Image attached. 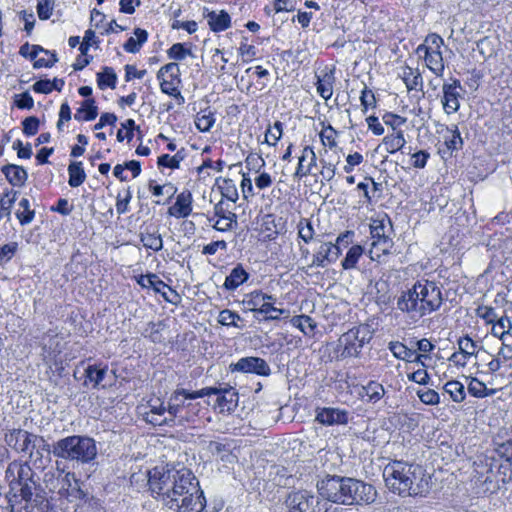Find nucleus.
I'll use <instances>...</instances> for the list:
<instances>
[{"label":"nucleus","mask_w":512,"mask_h":512,"mask_svg":"<svg viewBox=\"0 0 512 512\" xmlns=\"http://www.w3.org/2000/svg\"><path fill=\"white\" fill-rule=\"evenodd\" d=\"M229 369L231 372L252 373L264 377L271 374V368L266 360L254 356L240 358L236 363H231Z\"/></svg>","instance_id":"obj_12"},{"label":"nucleus","mask_w":512,"mask_h":512,"mask_svg":"<svg viewBox=\"0 0 512 512\" xmlns=\"http://www.w3.org/2000/svg\"><path fill=\"white\" fill-rule=\"evenodd\" d=\"M117 75L113 68L104 67L102 72L97 73V85L101 90L106 87L114 89L116 87Z\"/></svg>","instance_id":"obj_34"},{"label":"nucleus","mask_w":512,"mask_h":512,"mask_svg":"<svg viewBox=\"0 0 512 512\" xmlns=\"http://www.w3.org/2000/svg\"><path fill=\"white\" fill-rule=\"evenodd\" d=\"M401 78L404 81L408 91L421 90L423 87V79L417 69H413L409 66L403 67Z\"/></svg>","instance_id":"obj_26"},{"label":"nucleus","mask_w":512,"mask_h":512,"mask_svg":"<svg viewBox=\"0 0 512 512\" xmlns=\"http://www.w3.org/2000/svg\"><path fill=\"white\" fill-rule=\"evenodd\" d=\"M219 188L224 198L232 202H236L238 200V191L233 180L224 179L223 184L219 186Z\"/></svg>","instance_id":"obj_50"},{"label":"nucleus","mask_w":512,"mask_h":512,"mask_svg":"<svg viewBox=\"0 0 512 512\" xmlns=\"http://www.w3.org/2000/svg\"><path fill=\"white\" fill-rule=\"evenodd\" d=\"M191 51L184 47L182 43L173 44L167 51V55L170 59L183 60L187 55H190Z\"/></svg>","instance_id":"obj_58"},{"label":"nucleus","mask_w":512,"mask_h":512,"mask_svg":"<svg viewBox=\"0 0 512 512\" xmlns=\"http://www.w3.org/2000/svg\"><path fill=\"white\" fill-rule=\"evenodd\" d=\"M444 390L454 402L460 403L465 399L464 385L457 380L448 381L444 385Z\"/></svg>","instance_id":"obj_39"},{"label":"nucleus","mask_w":512,"mask_h":512,"mask_svg":"<svg viewBox=\"0 0 512 512\" xmlns=\"http://www.w3.org/2000/svg\"><path fill=\"white\" fill-rule=\"evenodd\" d=\"M315 420L326 426L345 425L348 423V412L339 408L318 407Z\"/></svg>","instance_id":"obj_16"},{"label":"nucleus","mask_w":512,"mask_h":512,"mask_svg":"<svg viewBox=\"0 0 512 512\" xmlns=\"http://www.w3.org/2000/svg\"><path fill=\"white\" fill-rule=\"evenodd\" d=\"M107 367H99L97 365H88L85 369L86 381H89L93 384L94 388L105 387L106 384H103V380L107 374Z\"/></svg>","instance_id":"obj_28"},{"label":"nucleus","mask_w":512,"mask_h":512,"mask_svg":"<svg viewBox=\"0 0 512 512\" xmlns=\"http://www.w3.org/2000/svg\"><path fill=\"white\" fill-rule=\"evenodd\" d=\"M498 470L499 468H492L489 471V474H485L482 479L477 483L478 485H482L484 487L485 492H491L499 489V479H498Z\"/></svg>","instance_id":"obj_40"},{"label":"nucleus","mask_w":512,"mask_h":512,"mask_svg":"<svg viewBox=\"0 0 512 512\" xmlns=\"http://www.w3.org/2000/svg\"><path fill=\"white\" fill-rule=\"evenodd\" d=\"M216 389H200L198 391L189 392L186 389H176L171 395L167 407V412L170 415V421H173L178 416L181 409L186 407L185 400H194L205 396H210L211 393H217Z\"/></svg>","instance_id":"obj_11"},{"label":"nucleus","mask_w":512,"mask_h":512,"mask_svg":"<svg viewBox=\"0 0 512 512\" xmlns=\"http://www.w3.org/2000/svg\"><path fill=\"white\" fill-rule=\"evenodd\" d=\"M69 180L68 183L71 187L80 186L86 179V174L83 169L82 162H71L68 166Z\"/></svg>","instance_id":"obj_32"},{"label":"nucleus","mask_w":512,"mask_h":512,"mask_svg":"<svg viewBox=\"0 0 512 512\" xmlns=\"http://www.w3.org/2000/svg\"><path fill=\"white\" fill-rule=\"evenodd\" d=\"M427 67L437 76H442L444 71L443 57L440 50H432L424 57Z\"/></svg>","instance_id":"obj_33"},{"label":"nucleus","mask_w":512,"mask_h":512,"mask_svg":"<svg viewBox=\"0 0 512 512\" xmlns=\"http://www.w3.org/2000/svg\"><path fill=\"white\" fill-rule=\"evenodd\" d=\"M215 121V114L210 108L201 110L195 117V125L201 132H209Z\"/></svg>","instance_id":"obj_30"},{"label":"nucleus","mask_w":512,"mask_h":512,"mask_svg":"<svg viewBox=\"0 0 512 512\" xmlns=\"http://www.w3.org/2000/svg\"><path fill=\"white\" fill-rule=\"evenodd\" d=\"M1 171L12 186L22 187L28 178L27 171L19 165L7 164L1 168Z\"/></svg>","instance_id":"obj_22"},{"label":"nucleus","mask_w":512,"mask_h":512,"mask_svg":"<svg viewBox=\"0 0 512 512\" xmlns=\"http://www.w3.org/2000/svg\"><path fill=\"white\" fill-rule=\"evenodd\" d=\"M333 81L332 73H326L322 78L318 77L317 92L325 100L330 99L333 94Z\"/></svg>","instance_id":"obj_38"},{"label":"nucleus","mask_w":512,"mask_h":512,"mask_svg":"<svg viewBox=\"0 0 512 512\" xmlns=\"http://www.w3.org/2000/svg\"><path fill=\"white\" fill-rule=\"evenodd\" d=\"M389 349L397 359L405 361H410L411 358L415 355V351L407 348L403 343L398 341L390 342Z\"/></svg>","instance_id":"obj_44"},{"label":"nucleus","mask_w":512,"mask_h":512,"mask_svg":"<svg viewBox=\"0 0 512 512\" xmlns=\"http://www.w3.org/2000/svg\"><path fill=\"white\" fill-rule=\"evenodd\" d=\"M468 392L477 398H484L486 396H490L494 394V390L487 389L486 385L478 380L477 378H472L468 384Z\"/></svg>","instance_id":"obj_41"},{"label":"nucleus","mask_w":512,"mask_h":512,"mask_svg":"<svg viewBox=\"0 0 512 512\" xmlns=\"http://www.w3.org/2000/svg\"><path fill=\"white\" fill-rule=\"evenodd\" d=\"M365 395L368 398V402L377 403L385 395V389L383 385L377 381H369L366 386L363 387Z\"/></svg>","instance_id":"obj_36"},{"label":"nucleus","mask_w":512,"mask_h":512,"mask_svg":"<svg viewBox=\"0 0 512 512\" xmlns=\"http://www.w3.org/2000/svg\"><path fill=\"white\" fill-rule=\"evenodd\" d=\"M415 289L419 293V302L422 307V314L426 315L440 308L443 298L440 288L430 281H417Z\"/></svg>","instance_id":"obj_9"},{"label":"nucleus","mask_w":512,"mask_h":512,"mask_svg":"<svg viewBox=\"0 0 512 512\" xmlns=\"http://www.w3.org/2000/svg\"><path fill=\"white\" fill-rule=\"evenodd\" d=\"M98 115V108L95 105V100L93 98H88L82 102V105L79 109H77L74 114V119L78 121H92Z\"/></svg>","instance_id":"obj_27"},{"label":"nucleus","mask_w":512,"mask_h":512,"mask_svg":"<svg viewBox=\"0 0 512 512\" xmlns=\"http://www.w3.org/2000/svg\"><path fill=\"white\" fill-rule=\"evenodd\" d=\"M157 79L160 81V88L163 93L184 100L178 89L181 82L178 64L171 62L162 66L157 72Z\"/></svg>","instance_id":"obj_10"},{"label":"nucleus","mask_w":512,"mask_h":512,"mask_svg":"<svg viewBox=\"0 0 512 512\" xmlns=\"http://www.w3.org/2000/svg\"><path fill=\"white\" fill-rule=\"evenodd\" d=\"M23 133L27 136L35 135L39 128V119L35 116H30L22 122Z\"/></svg>","instance_id":"obj_62"},{"label":"nucleus","mask_w":512,"mask_h":512,"mask_svg":"<svg viewBox=\"0 0 512 512\" xmlns=\"http://www.w3.org/2000/svg\"><path fill=\"white\" fill-rule=\"evenodd\" d=\"M6 476L8 478L13 477L11 480V486H19L23 483L30 482L37 479L36 473L30 467L28 463L12 462L9 464L6 470Z\"/></svg>","instance_id":"obj_17"},{"label":"nucleus","mask_w":512,"mask_h":512,"mask_svg":"<svg viewBox=\"0 0 512 512\" xmlns=\"http://www.w3.org/2000/svg\"><path fill=\"white\" fill-rule=\"evenodd\" d=\"M341 254L338 245L331 242L324 243L320 246L318 252L313 255L312 265L317 267H325L326 263L335 262Z\"/></svg>","instance_id":"obj_18"},{"label":"nucleus","mask_w":512,"mask_h":512,"mask_svg":"<svg viewBox=\"0 0 512 512\" xmlns=\"http://www.w3.org/2000/svg\"><path fill=\"white\" fill-rule=\"evenodd\" d=\"M451 136L445 139L446 147L451 150H459L462 148L463 140L461 138L460 132L457 126H454L453 129L450 130Z\"/></svg>","instance_id":"obj_56"},{"label":"nucleus","mask_w":512,"mask_h":512,"mask_svg":"<svg viewBox=\"0 0 512 512\" xmlns=\"http://www.w3.org/2000/svg\"><path fill=\"white\" fill-rule=\"evenodd\" d=\"M239 321H243L241 316L229 309L220 311L218 316V322L223 326L242 328L243 326L238 323Z\"/></svg>","instance_id":"obj_43"},{"label":"nucleus","mask_w":512,"mask_h":512,"mask_svg":"<svg viewBox=\"0 0 512 512\" xmlns=\"http://www.w3.org/2000/svg\"><path fill=\"white\" fill-rule=\"evenodd\" d=\"M245 163L250 170H254L257 173H259L265 165L264 159L260 155L254 153H250L247 156Z\"/></svg>","instance_id":"obj_63"},{"label":"nucleus","mask_w":512,"mask_h":512,"mask_svg":"<svg viewBox=\"0 0 512 512\" xmlns=\"http://www.w3.org/2000/svg\"><path fill=\"white\" fill-rule=\"evenodd\" d=\"M242 305L245 310L259 314L260 309L264 306L262 291L255 290L245 294L242 300Z\"/></svg>","instance_id":"obj_29"},{"label":"nucleus","mask_w":512,"mask_h":512,"mask_svg":"<svg viewBox=\"0 0 512 512\" xmlns=\"http://www.w3.org/2000/svg\"><path fill=\"white\" fill-rule=\"evenodd\" d=\"M373 331L367 324L354 326L338 339L341 358L358 357L363 346L371 341Z\"/></svg>","instance_id":"obj_6"},{"label":"nucleus","mask_w":512,"mask_h":512,"mask_svg":"<svg viewBox=\"0 0 512 512\" xmlns=\"http://www.w3.org/2000/svg\"><path fill=\"white\" fill-rule=\"evenodd\" d=\"M148 485L162 504L174 512H202L206 505L204 493L193 472L186 468L155 467L148 471Z\"/></svg>","instance_id":"obj_1"},{"label":"nucleus","mask_w":512,"mask_h":512,"mask_svg":"<svg viewBox=\"0 0 512 512\" xmlns=\"http://www.w3.org/2000/svg\"><path fill=\"white\" fill-rule=\"evenodd\" d=\"M285 512H328L324 502L308 490L289 492L283 502Z\"/></svg>","instance_id":"obj_7"},{"label":"nucleus","mask_w":512,"mask_h":512,"mask_svg":"<svg viewBox=\"0 0 512 512\" xmlns=\"http://www.w3.org/2000/svg\"><path fill=\"white\" fill-rule=\"evenodd\" d=\"M417 395L421 402H423L426 405H437L440 402L439 394L433 389L418 391Z\"/></svg>","instance_id":"obj_61"},{"label":"nucleus","mask_w":512,"mask_h":512,"mask_svg":"<svg viewBox=\"0 0 512 512\" xmlns=\"http://www.w3.org/2000/svg\"><path fill=\"white\" fill-rule=\"evenodd\" d=\"M363 248L360 245L352 246L342 261V267L345 270L352 269L356 266L360 256L363 254Z\"/></svg>","instance_id":"obj_46"},{"label":"nucleus","mask_w":512,"mask_h":512,"mask_svg":"<svg viewBox=\"0 0 512 512\" xmlns=\"http://www.w3.org/2000/svg\"><path fill=\"white\" fill-rule=\"evenodd\" d=\"M297 229L299 238H301L305 243L312 241L314 236V228L309 219L301 218L297 225Z\"/></svg>","instance_id":"obj_48"},{"label":"nucleus","mask_w":512,"mask_h":512,"mask_svg":"<svg viewBox=\"0 0 512 512\" xmlns=\"http://www.w3.org/2000/svg\"><path fill=\"white\" fill-rule=\"evenodd\" d=\"M492 468H500L497 460H495L493 457H488L486 455L478 456L473 463V477L475 483L477 484L485 474H489V471Z\"/></svg>","instance_id":"obj_23"},{"label":"nucleus","mask_w":512,"mask_h":512,"mask_svg":"<svg viewBox=\"0 0 512 512\" xmlns=\"http://www.w3.org/2000/svg\"><path fill=\"white\" fill-rule=\"evenodd\" d=\"M339 163V158L336 160V162L327 161L324 158L320 159V164L322 166V170L320 171L321 176L324 180L330 182L336 174V168Z\"/></svg>","instance_id":"obj_51"},{"label":"nucleus","mask_w":512,"mask_h":512,"mask_svg":"<svg viewBox=\"0 0 512 512\" xmlns=\"http://www.w3.org/2000/svg\"><path fill=\"white\" fill-rule=\"evenodd\" d=\"M12 489L16 491L14 498L20 497V500H15V502L21 505L22 509L26 512H38L40 510V506L44 503V497L39 477L17 487L12 486Z\"/></svg>","instance_id":"obj_8"},{"label":"nucleus","mask_w":512,"mask_h":512,"mask_svg":"<svg viewBox=\"0 0 512 512\" xmlns=\"http://www.w3.org/2000/svg\"><path fill=\"white\" fill-rule=\"evenodd\" d=\"M47 487L58 496L78 507L85 501L86 493L81 489V483L73 472H59L55 480H46Z\"/></svg>","instance_id":"obj_5"},{"label":"nucleus","mask_w":512,"mask_h":512,"mask_svg":"<svg viewBox=\"0 0 512 512\" xmlns=\"http://www.w3.org/2000/svg\"><path fill=\"white\" fill-rule=\"evenodd\" d=\"M386 221L391 226V220L388 217L386 218ZM370 234L373 241L389 236L386 234L385 219L372 220L370 224Z\"/></svg>","instance_id":"obj_45"},{"label":"nucleus","mask_w":512,"mask_h":512,"mask_svg":"<svg viewBox=\"0 0 512 512\" xmlns=\"http://www.w3.org/2000/svg\"><path fill=\"white\" fill-rule=\"evenodd\" d=\"M204 389H216L217 393H211L210 395H217V404L221 410L231 411L233 410L238 401V393L232 388H219V387H205Z\"/></svg>","instance_id":"obj_21"},{"label":"nucleus","mask_w":512,"mask_h":512,"mask_svg":"<svg viewBox=\"0 0 512 512\" xmlns=\"http://www.w3.org/2000/svg\"><path fill=\"white\" fill-rule=\"evenodd\" d=\"M237 226V215L236 214H229L226 219L224 218H218L216 222L213 224V228H215L218 231H230L233 230Z\"/></svg>","instance_id":"obj_52"},{"label":"nucleus","mask_w":512,"mask_h":512,"mask_svg":"<svg viewBox=\"0 0 512 512\" xmlns=\"http://www.w3.org/2000/svg\"><path fill=\"white\" fill-rule=\"evenodd\" d=\"M317 487L325 500L342 505L370 504L377 495L371 484L349 477L329 476Z\"/></svg>","instance_id":"obj_2"},{"label":"nucleus","mask_w":512,"mask_h":512,"mask_svg":"<svg viewBox=\"0 0 512 512\" xmlns=\"http://www.w3.org/2000/svg\"><path fill=\"white\" fill-rule=\"evenodd\" d=\"M283 133V124L280 121L274 123L273 128H269L265 135V142L268 145H275Z\"/></svg>","instance_id":"obj_54"},{"label":"nucleus","mask_w":512,"mask_h":512,"mask_svg":"<svg viewBox=\"0 0 512 512\" xmlns=\"http://www.w3.org/2000/svg\"><path fill=\"white\" fill-rule=\"evenodd\" d=\"M286 311L284 309H279L274 307L273 303H264L262 309H260V313L264 315L265 320H278L282 314Z\"/></svg>","instance_id":"obj_59"},{"label":"nucleus","mask_w":512,"mask_h":512,"mask_svg":"<svg viewBox=\"0 0 512 512\" xmlns=\"http://www.w3.org/2000/svg\"><path fill=\"white\" fill-rule=\"evenodd\" d=\"M419 293L417 292V289H415V286L413 285L412 288L403 291L401 295L397 299V309L401 312L407 313L411 315L412 317H422L424 314H422V307L419 302Z\"/></svg>","instance_id":"obj_14"},{"label":"nucleus","mask_w":512,"mask_h":512,"mask_svg":"<svg viewBox=\"0 0 512 512\" xmlns=\"http://www.w3.org/2000/svg\"><path fill=\"white\" fill-rule=\"evenodd\" d=\"M140 240L145 248L153 251H159L163 247V241L158 231L141 233Z\"/></svg>","instance_id":"obj_37"},{"label":"nucleus","mask_w":512,"mask_h":512,"mask_svg":"<svg viewBox=\"0 0 512 512\" xmlns=\"http://www.w3.org/2000/svg\"><path fill=\"white\" fill-rule=\"evenodd\" d=\"M34 434L22 429H13L5 435V442L17 452L29 453L32 456Z\"/></svg>","instance_id":"obj_13"},{"label":"nucleus","mask_w":512,"mask_h":512,"mask_svg":"<svg viewBox=\"0 0 512 512\" xmlns=\"http://www.w3.org/2000/svg\"><path fill=\"white\" fill-rule=\"evenodd\" d=\"M291 322L295 327L299 328L306 335L312 333L316 327L313 319L307 315L295 316L292 318Z\"/></svg>","instance_id":"obj_47"},{"label":"nucleus","mask_w":512,"mask_h":512,"mask_svg":"<svg viewBox=\"0 0 512 512\" xmlns=\"http://www.w3.org/2000/svg\"><path fill=\"white\" fill-rule=\"evenodd\" d=\"M317 157L313 147L305 146L294 173V178L302 179L311 174L312 168L316 166Z\"/></svg>","instance_id":"obj_19"},{"label":"nucleus","mask_w":512,"mask_h":512,"mask_svg":"<svg viewBox=\"0 0 512 512\" xmlns=\"http://www.w3.org/2000/svg\"><path fill=\"white\" fill-rule=\"evenodd\" d=\"M162 323L149 322L145 329L144 336L148 337L152 342L159 343L162 341V335L160 333Z\"/></svg>","instance_id":"obj_60"},{"label":"nucleus","mask_w":512,"mask_h":512,"mask_svg":"<svg viewBox=\"0 0 512 512\" xmlns=\"http://www.w3.org/2000/svg\"><path fill=\"white\" fill-rule=\"evenodd\" d=\"M207 19L209 27L213 32H222L231 25L230 15L225 10H221L219 13L212 11L208 13Z\"/></svg>","instance_id":"obj_25"},{"label":"nucleus","mask_w":512,"mask_h":512,"mask_svg":"<svg viewBox=\"0 0 512 512\" xmlns=\"http://www.w3.org/2000/svg\"><path fill=\"white\" fill-rule=\"evenodd\" d=\"M54 4L55 0H40L37 4V14L39 19H49L52 15Z\"/></svg>","instance_id":"obj_55"},{"label":"nucleus","mask_w":512,"mask_h":512,"mask_svg":"<svg viewBox=\"0 0 512 512\" xmlns=\"http://www.w3.org/2000/svg\"><path fill=\"white\" fill-rule=\"evenodd\" d=\"M459 89H462V86L458 79H453L451 83L443 84V97L441 103L447 114L456 113L460 108Z\"/></svg>","instance_id":"obj_15"},{"label":"nucleus","mask_w":512,"mask_h":512,"mask_svg":"<svg viewBox=\"0 0 512 512\" xmlns=\"http://www.w3.org/2000/svg\"><path fill=\"white\" fill-rule=\"evenodd\" d=\"M417 469L420 470L411 464L394 461L384 468L383 477L394 493L401 496L417 495L419 489L414 486Z\"/></svg>","instance_id":"obj_4"},{"label":"nucleus","mask_w":512,"mask_h":512,"mask_svg":"<svg viewBox=\"0 0 512 512\" xmlns=\"http://www.w3.org/2000/svg\"><path fill=\"white\" fill-rule=\"evenodd\" d=\"M20 208L23 211H17L16 217L18 218L21 225H27L31 223L35 217V210L30 208V202L27 198H22L19 202Z\"/></svg>","instance_id":"obj_42"},{"label":"nucleus","mask_w":512,"mask_h":512,"mask_svg":"<svg viewBox=\"0 0 512 512\" xmlns=\"http://www.w3.org/2000/svg\"><path fill=\"white\" fill-rule=\"evenodd\" d=\"M337 131L329 124L325 129H323L319 136L322 144L324 146H328L329 148H334L337 145L336 142Z\"/></svg>","instance_id":"obj_53"},{"label":"nucleus","mask_w":512,"mask_h":512,"mask_svg":"<svg viewBox=\"0 0 512 512\" xmlns=\"http://www.w3.org/2000/svg\"><path fill=\"white\" fill-rule=\"evenodd\" d=\"M458 346L459 352L466 355L467 357H471L476 353L477 344L468 336L461 337L458 340Z\"/></svg>","instance_id":"obj_57"},{"label":"nucleus","mask_w":512,"mask_h":512,"mask_svg":"<svg viewBox=\"0 0 512 512\" xmlns=\"http://www.w3.org/2000/svg\"><path fill=\"white\" fill-rule=\"evenodd\" d=\"M511 328L512 323L508 317H498L496 322L493 323L492 332L495 336H499L501 339L505 340Z\"/></svg>","instance_id":"obj_49"},{"label":"nucleus","mask_w":512,"mask_h":512,"mask_svg":"<svg viewBox=\"0 0 512 512\" xmlns=\"http://www.w3.org/2000/svg\"><path fill=\"white\" fill-rule=\"evenodd\" d=\"M138 284L144 288H152L156 293H160L161 290L170 287L162 281L156 274L141 275L138 280Z\"/></svg>","instance_id":"obj_35"},{"label":"nucleus","mask_w":512,"mask_h":512,"mask_svg":"<svg viewBox=\"0 0 512 512\" xmlns=\"http://www.w3.org/2000/svg\"><path fill=\"white\" fill-rule=\"evenodd\" d=\"M52 454L57 458L69 461L82 464L90 463L97 456L96 442L88 436H67L53 443Z\"/></svg>","instance_id":"obj_3"},{"label":"nucleus","mask_w":512,"mask_h":512,"mask_svg":"<svg viewBox=\"0 0 512 512\" xmlns=\"http://www.w3.org/2000/svg\"><path fill=\"white\" fill-rule=\"evenodd\" d=\"M192 212V195L190 191L181 192L173 206L168 209V214L176 218H186Z\"/></svg>","instance_id":"obj_20"},{"label":"nucleus","mask_w":512,"mask_h":512,"mask_svg":"<svg viewBox=\"0 0 512 512\" xmlns=\"http://www.w3.org/2000/svg\"><path fill=\"white\" fill-rule=\"evenodd\" d=\"M497 453L512 464V438L500 444Z\"/></svg>","instance_id":"obj_64"},{"label":"nucleus","mask_w":512,"mask_h":512,"mask_svg":"<svg viewBox=\"0 0 512 512\" xmlns=\"http://www.w3.org/2000/svg\"><path fill=\"white\" fill-rule=\"evenodd\" d=\"M249 278V273L243 268L241 264L236 265L226 277L223 287L228 291L236 290L240 285L246 282Z\"/></svg>","instance_id":"obj_24"},{"label":"nucleus","mask_w":512,"mask_h":512,"mask_svg":"<svg viewBox=\"0 0 512 512\" xmlns=\"http://www.w3.org/2000/svg\"><path fill=\"white\" fill-rule=\"evenodd\" d=\"M406 143L403 131L399 130L397 133H393L384 137L382 145L388 153H395L401 150Z\"/></svg>","instance_id":"obj_31"}]
</instances>
